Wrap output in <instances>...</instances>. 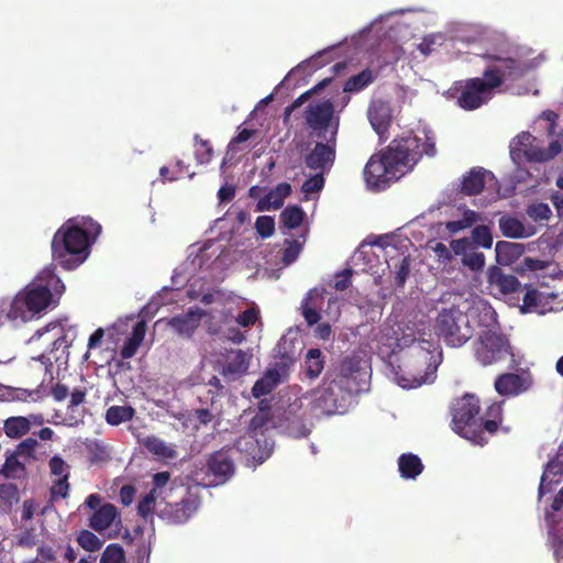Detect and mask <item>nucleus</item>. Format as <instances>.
I'll return each instance as SVG.
<instances>
[{
    "label": "nucleus",
    "instance_id": "9d476101",
    "mask_svg": "<svg viewBox=\"0 0 563 563\" xmlns=\"http://www.w3.org/2000/svg\"><path fill=\"white\" fill-rule=\"evenodd\" d=\"M306 128L318 139H327V132L333 130L339 121L334 117V104L331 100L312 102L307 106L303 112Z\"/></svg>",
    "mask_w": 563,
    "mask_h": 563
},
{
    "label": "nucleus",
    "instance_id": "a19ab883",
    "mask_svg": "<svg viewBox=\"0 0 563 563\" xmlns=\"http://www.w3.org/2000/svg\"><path fill=\"white\" fill-rule=\"evenodd\" d=\"M265 402V400L260 402V411L251 419L249 424V431L255 437L262 432L271 421L268 406Z\"/></svg>",
    "mask_w": 563,
    "mask_h": 563
},
{
    "label": "nucleus",
    "instance_id": "4be33fe9",
    "mask_svg": "<svg viewBox=\"0 0 563 563\" xmlns=\"http://www.w3.org/2000/svg\"><path fill=\"white\" fill-rule=\"evenodd\" d=\"M495 252L497 263L510 265L523 255L526 247L517 242L498 241L495 245Z\"/></svg>",
    "mask_w": 563,
    "mask_h": 563
},
{
    "label": "nucleus",
    "instance_id": "ea45409f",
    "mask_svg": "<svg viewBox=\"0 0 563 563\" xmlns=\"http://www.w3.org/2000/svg\"><path fill=\"white\" fill-rule=\"evenodd\" d=\"M481 220V216L474 210H465L459 220L448 221L445 228L450 233H457L464 229L471 228Z\"/></svg>",
    "mask_w": 563,
    "mask_h": 563
},
{
    "label": "nucleus",
    "instance_id": "f8f14e48",
    "mask_svg": "<svg viewBox=\"0 0 563 563\" xmlns=\"http://www.w3.org/2000/svg\"><path fill=\"white\" fill-rule=\"evenodd\" d=\"M367 378L368 372L362 358L358 356H346L341 361L339 371L332 379L343 385L354 396L364 389Z\"/></svg>",
    "mask_w": 563,
    "mask_h": 563
},
{
    "label": "nucleus",
    "instance_id": "338daca9",
    "mask_svg": "<svg viewBox=\"0 0 563 563\" xmlns=\"http://www.w3.org/2000/svg\"><path fill=\"white\" fill-rule=\"evenodd\" d=\"M301 309L302 316L309 325H313L319 322L321 314L314 307L309 305L308 300L302 302Z\"/></svg>",
    "mask_w": 563,
    "mask_h": 563
},
{
    "label": "nucleus",
    "instance_id": "2f4dec72",
    "mask_svg": "<svg viewBox=\"0 0 563 563\" xmlns=\"http://www.w3.org/2000/svg\"><path fill=\"white\" fill-rule=\"evenodd\" d=\"M325 360L320 349L308 350L305 356V373L310 379L320 376L324 368Z\"/></svg>",
    "mask_w": 563,
    "mask_h": 563
},
{
    "label": "nucleus",
    "instance_id": "79ce46f5",
    "mask_svg": "<svg viewBox=\"0 0 563 563\" xmlns=\"http://www.w3.org/2000/svg\"><path fill=\"white\" fill-rule=\"evenodd\" d=\"M76 541L80 548L88 552H97L103 545V541L87 529H82L78 532Z\"/></svg>",
    "mask_w": 563,
    "mask_h": 563
},
{
    "label": "nucleus",
    "instance_id": "7c9ffc66",
    "mask_svg": "<svg viewBox=\"0 0 563 563\" xmlns=\"http://www.w3.org/2000/svg\"><path fill=\"white\" fill-rule=\"evenodd\" d=\"M240 453H244L249 459L262 463L264 457L260 455L258 440L253 434L240 437L231 448Z\"/></svg>",
    "mask_w": 563,
    "mask_h": 563
},
{
    "label": "nucleus",
    "instance_id": "2eb2a0df",
    "mask_svg": "<svg viewBox=\"0 0 563 563\" xmlns=\"http://www.w3.org/2000/svg\"><path fill=\"white\" fill-rule=\"evenodd\" d=\"M199 501L197 497L187 493L180 501L167 504L162 511V518L173 525H181L197 511Z\"/></svg>",
    "mask_w": 563,
    "mask_h": 563
},
{
    "label": "nucleus",
    "instance_id": "aec40b11",
    "mask_svg": "<svg viewBox=\"0 0 563 563\" xmlns=\"http://www.w3.org/2000/svg\"><path fill=\"white\" fill-rule=\"evenodd\" d=\"M291 194V186L288 183H280L262 199L258 200L256 210L265 211L269 209H280L284 205L285 198Z\"/></svg>",
    "mask_w": 563,
    "mask_h": 563
},
{
    "label": "nucleus",
    "instance_id": "bb28decb",
    "mask_svg": "<svg viewBox=\"0 0 563 563\" xmlns=\"http://www.w3.org/2000/svg\"><path fill=\"white\" fill-rule=\"evenodd\" d=\"M398 468L402 478L415 479L423 471L420 457L412 453H404L398 459Z\"/></svg>",
    "mask_w": 563,
    "mask_h": 563
},
{
    "label": "nucleus",
    "instance_id": "39448f33",
    "mask_svg": "<svg viewBox=\"0 0 563 563\" xmlns=\"http://www.w3.org/2000/svg\"><path fill=\"white\" fill-rule=\"evenodd\" d=\"M478 397L466 394L456 399L452 408V429L474 444L484 445L487 438L482 434V416Z\"/></svg>",
    "mask_w": 563,
    "mask_h": 563
},
{
    "label": "nucleus",
    "instance_id": "0eeeda50",
    "mask_svg": "<svg viewBox=\"0 0 563 563\" xmlns=\"http://www.w3.org/2000/svg\"><path fill=\"white\" fill-rule=\"evenodd\" d=\"M483 59L486 65L482 78L494 91L508 80H518L526 73L525 65L519 59L510 56L486 54Z\"/></svg>",
    "mask_w": 563,
    "mask_h": 563
},
{
    "label": "nucleus",
    "instance_id": "49530a36",
    "mask_svg": "<svg viewBox=\"0 0 563 563\" xmlns=\"http://www.w3.org/2000/svg\"><path fill=\"white\" fill-rule=\"evenodd\" d=\"M125 560V553L120 544L111 543L103 550L100 563H123Z\"/></svg>",
    "mask_w": 563,
    "mask_h": 563
},
{
    "label": "nucleus",
    "instance_id": "603ef678",
    "mask_svg": "<svg viewBox=\"0 0 563 563\" xmlns=\"http://www.w3.org/2000/svg\"><path fill=\"white\" fill-rule=\"evenodd\" d=\"M255 229L261 238L267 239L275 232L274 218L269 216H260L255 221Z\"/></svg>",
    "mask_w": 563,
    "mask_h": 563
},
{
    "label": "nucleus",
    "instance_id": "4468645a",
    "mask_svg": "<svg viewBox=\"0 0 563 563\" xmlns=\"http://www.w3.org/2000/svg\"><path fill=\"white\" fill-rule=\"evenodd\" d=\"M231 452L232 449L225 446L208 456L206 462L207 476H212L207 483L208 486L222 485L234 475L235 466Z\"/></svg>",
    "mask_w": 563,
    "mask_h": 563
},
{
    "label": "nucleus",
    "instance_id": "a878e982",
    "mask_svg": "<svg viewBox=\"0 0 563 563\" xmlns=\"http://www.w3.org/2000/svg\"><path fill=\"white\" fill-rule=\"evenodd\" d=\"M280 383V374L277 369H268L255 382L252 387L254 398H261L271 394Z\"/></svg>",
    "mask_w": 563,
    "mask_h": 563
},
{
    "label": "nucleus",
    "instance_id": "20e7f679",
    "mask_svg": "<svg viewBox=\"0 0 563 563\" xmlns=\"http://www.w3.org/2000/svg\"><path fill=\"white\" fill-rule=\"evenodd\" d=\"M474 357L483 366L507 363L515 368L518 362L508 336L501 332L486 329L478 333L473 344Z\"/></svg>",
    "mask_w": 563,
    "mask_h": 563
},
{
    "label": "nucleus",
    "instance_id": "3c124183",
    "mask_svg": "<svg viewBox=\"0 0 563 563\" xmlns=\"http://www.w3.org/2000/svg\"><path fill=\"white\" fill-rule=\"evenodd\" d=\"M395 284L404 287L410 275V257L402 256L398 264H395Z\"/></svg>",
    "mask_w": 563,
    "mask_h": 563
},
{
    "label": "nucleus",
    "instance_id": "c9c22d12",
    "mask_svg": "<svg viewBox=\"0 0 563 563\" xmlns=\"http://www.w3.org/2000/svg\"><path fill=\"white\" fill-rule=\"evenodd\" d=\"M3 430L8 438L19 439L29 433V422L23 416L9 417L3 422Z\"/></svg>",
    "mask_w": 563,
    "mask_h": 563
},
{
    "label": "nucleus",
    "instance_id": "e433bc0d",
    "mask_svg": "<svg viewBox=\"0 0 563 563\" xmlns=\"http://www.w3.org/2000/svg\"><path fill=\"white\" fill-rule=\"evenodd\" d=\"M332 81V78H324L321 80L318 85H316L313 88L307 90L306 92L301 93L298 98H296L288 107L285 108L284 114H283V121L286 124L290 118V114L298 108H300L305 102L308 101V99L319 90L327 87Z\"/></svg>",
    "mask_w": 563,
    "mask_h": 563
},
{
    "label": "nucleus",
    "instance_id": "774afa93",
    "mask_svg": "<svg viewBox=\"0 0 563 563\" xmlns=\"http://www.w3.org/2000/svg\"><path fill=\"white\" fill-rule=\"evenodd\" d=\"M352 273L351 268H346L336 275L334 282L335 290L343 291L350 287Z\"/></svg>",
    "mask_w": 563,
    "mask_h": 563
},
{
    "label": "nucleus",
    "instance_id": "5fc2aeb1",
    "mask_svg": "<svg viewBox=\"0 0 563 563\" xmlns=\"http://www.w3.org/2000/svg\"><path fill=\"white\" fill-rule=\"evenodd\" d=\"M14 308L12 300H0V325L3 324L4 320H21V312H18Z\"/></svg>",
    "mask_w": 563,
    "mask_h": 563
},
{
    "label": "nucleus",
    "instance_id": "0e129e2a",
    "mask_svg": "<svg viewBox=\"0 0 563 563\" xmlns=\"http://www.w3.org/2000/svg\"><path fill=\"white\" fill-rule=\"evenodd\" d=\"M69 474H65L64 477L58 478L51 487V496L55 498L57 496L66 498L69 492L68 483Z\"/></svg>",
    "mask_w": 563,
    "mask_h": 563
},
{
    "label": "nucleus",
    "instance_id": "c85d7f7f",
    "mask_svg": "<svg viewBox=\"0 0 563 563\" xmlns=\"http://www.w3.org/2000/svg\"><path fill=\"white\" fill-rule=\"evenodd\" d=\"M368 119L373 129L379 134H384L390 124V110L384 103L373 106L368 110Z\"/></svg>",
    "mask_w": 563,
    "mask_h": 563
},
{
    "label": "nucleus",
    "instance_id": "4c0bfd02",
    "mask_svg": "<svg viewBox=\"0 0 563 563\" xmlns=\"http://www.w3.org/2000/svg\"><path fill=\"white\" fill-rule=\"evenodd\" d=\"M374 80V73L371 69L366 68L358 73L357 75L350 77L345 81L343 90L345 92H358L365 89L367 86H369Z\"/></svg>",
    "mask_w": 563,
    "mask_h": 563
},
{
    "label": "nucleus",
    "instance_id": "4d7b16f0",
    "mask_svg": "<svg viewBox=\"0 0 563 563\" xmlns=\"http://www.w3.org/2000/svg\"><path fill=\"white\" fill-rule=\"evenodd\" d=\"M462 262L473 272L483 269L485 265V255L481 252L467 253L463 256Z\"/></svg>",
    "mask_w": 563,
    "mask_h": 563
},
{
    "label": "nucleus",
    "instance_id": "a211bd4d",
    "mask_svg": "<svg viewBox=\"0 0 563 563\" xmlns=\"http://www.w3.org/2000/svg\"><path fill=\"white\" fill-rule=\"evenodd\" d=\"M488 180H495V176L492 172L483 167H474L463 176L461 192L465 196L478 195Z\"/></svg>",
    "mask_w": 563,
    "mask_h": 563
},
{
    "label": "nucleus",
    "instance_id": "1a4fd4ad",
    "mask_svg": "<svg viewBox=\"0 0 563 563\" xmlns=\"http://www.w3.org/2000/svg\"><path fill=\"white\" fill-rule=\"evenodd\" d=\"M455 90L459 93L457 104L463 110L473 111L488 103L495 91L482 77H472L455 82Z\"/></svg>",
    "mask_w": 563,
    "mask_h": 563
},
{
    "label": "nucleus",
    "instance_id": "c03bdc74",
    "mask_svg": "<svg viewBox=\"0 0 563 563\" xmlns=\"http://www.w3.org/2000/svg\"><path fill=\"white\" fill-rule=\"evenodd\" d=\"M87 448L91 463L107 462L111 459L110 450L102 441H93Z\"/></svg>",
    "mask_w": 563,
    "mask_h": 563
},
{
    "label": "nucleus",
    "instance_id": "f03ea898",
    "mask_svg": "<svg viewBox=\"0 0 563 563\" xmlns=\"http://www.w3.org/2000/svg\"><path fill=\"white\" fill-rule=\"evenodd\" d=\"M101 232V225L91 218L74 219L64 223L52 240L53 260L64 269L77 268L89 255V246Z\"/></svg>",
    "mask_w": 563,
    "mask_h": 563
},
{
    "label": "nucleus",
    "instance_id": "412c9836",
    "mask_svg": "<svg viewBox=\"0 0 563 563\" xmlns=\"http://www.w3.org/2000/svg\"><path fill=\"white\" fill-rule=\"evenodd\" d=\"M498 227L503 235L509 239L529 238L534 234L531 227L526 228L519 219L511 216H503L498 220Z\"/></svg>",
    "mask_w": 563,
    "mask_h": 563
},
{
    "label": "nucleus",
    "instance_id": "6e6552de",
    "mask_svg": "<svg viewBox=\"0 0 563 563\" xmlns=\"http://www.w3.org/2000/svg\"><path fill=\"white\" fill-rule=\"evenodd\" d=\"M435 330L453 347L462 346L472 336L467 316L456 307L443 309L438 314Z\"/></svg>",
    "mask_w": 563,
    "mask_h": 563
},
{
    "label": "nucleus",
    "instance_id": "052dcab7",
    "mask_svg": "<svg viewBox=\"0 0 563 563\" xmlns=\"http://www.w3.org/2000/svg\"><path fill=\"white\" fill-rule=\"evenodd\" d=\"M528 216L532 218L533 220H549L552 216V211L550 207L547 203L539 202L536 205H532L527 210Z\"/></svg>",
    "mask_w": 563,
    "mask_h": 563
},
{
    "label": "nucleus",
    "instance_id": "9b49d317",
    "mask_svg": "<svg viewBox=\"0 0 563 563\" xmlns=\"http://www.w3.org/2000/svg\"><path fill=\"white\" fill-rule=\"evenodd\" d=\"M82 508L93 510L88 519V527L96 532L106 531L117 520L119 523L121 522L118 508L111 503H102V497L99 494L88 495L78 510L81 511Z\"/></svg>",
    "mask_w": 563,
    "mask_h": 563
},
{
    "label": "nucleus",
    "instance_id": "09e8293b",
    "mask_svg": "<svg viewBox=\"0 0 563 563\" xmlns=\"http://www.w3.org/2000/svg\"><path fill=\"white\" fill-rule=\"evenodd\" d=\"M69 346H70V342L67 341L66 335L60 334L59 336H57L54 340L49 354H53V357L56 362H58L63 358L65 361H67L68 356H69V351H68Z\"/></svg>",
    "mask_w": 563,
    "mask_h": 563
},
{
    "label": "nucleus",
    "instance_id": "393cba45",
    "mask_svg": "<svg viewBox=\"0 0 563 563\" xmlns=\"http://www.w3.org/2000/svg\"><path fill=\"white\" fill-rule=\"evenodd\" d=\"M13 451L5 452V462L0 470V474L9 479H20L26 475L25 462L20 460Z\"/></svg>",
    "mask_w": 563,
    "mask_h": 563
},
{
    "label": "nucleus",
    "instance_id": "7ed1b4c3",
    "mask_svg": "<svg viewBox=\"0 0 563 563\" xmlns=\"http://www.w3.org/2000/svg\"><path fill=\"white\" fill-rule=\"evenodd\" d=\"M64 288L54 268H44L37 276V283L30 285L24 292L18 294L12 300L14 309L21 312V321L29 320L32 313L41 312L49 305L52 289L58 292Z\"/></svg>",
    "mask_w": 563,
    "mask_h": 563
},
{
    "label": "nucleus",
    "instance_id": "a18cd8bd",
    "mask_svg": "<svg viewBox=\"0 0 563 563\" xmlns=\"http://www.w3.org/2000/svg\"><path fill=\"white\" fill-rule=\"evenodd\" d=\"M196 151L195 155L199 164H209L213 156V148L209 141L202 140L198 134L195 135Z\"/></svg>",
    "mask_w": 563,
    "mask_h": 563
},
{
    "label": "nucleus",
    "instance_id": "e2e57ef3",
    "mask_svg": "<svg viewBox=\"0 0 563 563\" xmlns=\"http://www.w3.org/2000/svg\"><path fill=\"white\" fill-rule=\"evenodd\" d=\"M258 310L254 307H251V308H247L246 310H244L243 312H241L235 321L239 325L243 327V328H247V327H251L253 324H255V322L257 321L258 319Z\"/></svg>",
    "mask_w": 563,
    "mask_h": 563
},
{
    "label": "nucleus",
    "instance_id": "423d86ee",
    "mask_svg": "<svg viewBox=\"0 0 563 563\" xmlns=\"http://www.w3.org/2000/svg\"><path fill=\"white\" fill-rule=\"evenodd\" d=\"M353 396L334 379L327 378L311 393V410L316 416L343 415L351 406Z\"/></svg>",
    "mask_w": 563,
    "mask_h": 563
},
{
    "label": "nucleus",
    "instance_id": "f3484780",
    "mask_svg": "<svg viewBox=\"0 0 563 563\" xmlns=\"http://www.w3.org/2000/svg\"><path fill=\"white\" fill-rule=\"evenodd\" d=\"M205 311L199 307H191L187 312L169 319L168 325L178 334L191 336L199 327Z\"/></svg>",
    "mask_w": 563,
    "mask_h": 563
},
{
    "label": "nucleus",
    "instance_id": "bf43d9fd",
    "mask_svg": "<svg viewBox=\"0 0 563 563\" xmlns=\"http://www.w3.org/2000/svg\"><path fill=\"white\" fill-rule=\"evenodd\" d=\"M154 506H155V496L154 490L146 494L137 505V514L146 519L148 516L153 515L154 512Z\"/></svg>",
    "mask_w": 563,
    "mask_h": 563
},
{
    "label": "nucleus",
    "instance_id": "de8ad7c7",
    "mask_svg": "<svg viewBox=\"0 0 563 563\" xmlns=\"http://www.w3.org/2000/svg\"><path fill=\"white\" fill-rule=\"evenodd\" d=\"M542 295L537 289H528L522 298L523 312L538 311L542 307Z\"/></svg>",
    "mask_w": 563,
    "mask_h": 563
},
{
    "label": "nucleus",
    "instance_id": "6ab92c4d",
    "mask_svg": "<svg viewBox=\"0 0 563 563\" xmlns=\"http://www.w3.org/2000/svg\"><path fill=\"white\" fill-rule=\"evenodd\" d=\"M487 282L489 286L497 289L501 295L516 292L520 287L519 279L512 274H506L499 266L488 268Z\"/></svg>",
    "mask_w": 563,
    "mask_h": 563
},
{
    "label": "nucleus",
    "instance_id": "dca6fc26",
    "mask_svg": "<svg viewBox=\"0 0 563 563\" xmlns=\"http://www.w3.org/2000/svg\"><path fill=\"white\" fill-rule=\"evenodd\" d=\"M532 135L529 132L518 134L510 144V157L519 164L523 158L528 162H543L548 159L544 151L529 147L531 144Z\"/></svg>",
    "mask_w": 563,
    "mask_h": 563
},
{
    "label": "nucleus",
    "instance_id": "72a5a7b5",
    "mask_svg": "<svg viewBox=\"0 0 563 563\" xmlns=\"http://www.w3.org/2000/svg\"><path fill=\"white\" fill-rule=\"evenodd\" d=\"M41 444L35 437H29L22 440L13 450L15 455H19L25 463H32L40 460L37 455Z\"/></svg>",
    "mask_w": 563,
    "mask_h": 563
},
{
    "label": "nucleus",
    "instance_id": "680f3d73",
    "mask_svg": "<svg viewBox=\"0 0 563 563\" xmlns=\"http://www.w3.org/2000/svg\"><path fill=\"white\" fill-rule=\"evenodd\" d=\"M0 499L7 504L19 500V489L15 484H0Z\"/></svg>",
    "mask_w": 563,
    "mask_h": 563
},
{
    "label": "nucleus",
    "instance_id": "473e14b6",
    "mask_svg": "<svg viewBox=\"0 0 563 563\" xmlns=\"http://www.w3.org/2000/svg\"><path fill=\"white\" fill-rule=\"evenodd\" d=\"M285 430L289 437L296 439L308 437L311 432L305 419L301 416L292 415L290 410L286 412Z\"/></svg>",
    "mask_w": 563,
    "mask_h": 563
},
{
    "label": "nucleus",
    "instance_id": "f704fd0d",
    "mask_svg": "<svg viewBox=\"0 0 563 563\" xmlns=\"http://www.w3.org/2000/svg\"><path fill=\"white\" fill-rule=\"evenodd\" d=\"M135 416V409L132 406H111L107 409L104 419L110 426H119L131 421Z\"/></svg>",
    "mask_w": 563,
    "mask_h": 563
},
{
    "label": "nucleus",
    "instance_id": "c756f323",
    "mask_svg": "<svg viewBox=\"0 0 563 563\" xmlns=\"http://www.w3.org/2000/svg\"><path fill=\"white\" fill-rule=\"evenodd\" d=\"M495 389L500 395H518L522 390V378L518 374L506 373L495 380Z\"/></svg>",
    "mask_w": 563,
    "mask_h": 563
},
{
    "label": "nucleus",
    "instance_id": "f257e3e1",
    "mask_svg": "<svg viewBox=\"0 0 563 563\" xmlns=\"http://www.w3.org/2000/svg\"><path fill=\"white\" fill-rule=\"evenodd\" d=\"M437 153L434 137L409 133L394 139L379 153L373 154L366 163L363 175L366 185L375 190L386 189L391 181L399 179L422 158Z\"/></svg>",
    "mask_w": 563,
    "mask_h": 563
},
{
    "label": "nucleus",
    "instance_id": "58836bf2",
    "mask_svg": "<svg viewBox=\"0 0 563 563\" xmlns=\"http://www.w3.org/2000/svg\"><path fill=\"white\" fill-rule=\"evenodd\" d=\"M305 212L299 206H288L279 214L280 222L287 229H297L301 225Z\"/></svg>",
    "mask_w": 563,
    "mask_h": 563
},
{
    "label": "nucleus",
    "instance_id": "cd10ccee",
    "mask_svg": "<svg viewBox=\"0 0 563 563\" xmlns=\"http://www.w3.org/2000/svg\"><path fill=\"white\" fill-rule=\"evenodd\" d=\"M503 421V401L492 404L482 417V434H495Z\"/></svg>",
    "mask_w": 563,
    "mask_h": 563
},
{
    "label": "nucleus",
    "instance_id": "864d4df0",
    "mask_svg": "<svg viewBox=\"0 0 563 563\" xmlns=\"http://www.w3.org/2000/svg\"><path fill=\"white\" fill-rule=\"evenodd\" d=\"M53 367V363L51 361L49 356H45L42 354L37 358H33V363L29 365V368L31 372H38L42 375V379L38 386H41L44 380L47 373H51V369Z\"/></svg>",
    "mask_w": 563,
    "mask_h": 563
},
{
    "label": "nucleus",
    "instance_id": "37998d69",
    "mask_svg": "<svg viewBox=\"0 0 563 563\" xmlns=\"http://www.w3.org/2000/svg\"><path fill=\"white\" fill-rule=\"evenodd\" d=\"M393 367V373L395 375V379L397 380L398 385L402 388H415L421 386L426 382V376L423 375H405L401 374V367L398 365L395 367L390 363Z\"/></svg>",
    "mask_w": 563,
    "mask_h": 563
},
{
    "label": "nucleus",
    "instance_id": "13d9d810",
    "mask_svg": "<svg viewBox=\"0 0 563 563\" xmlns=\"http://www.w3.org/2000/svg\"><path fill=\"white\" fill-rule=\"evenodd\" d=\"M324 186V177L323 173L319 172L318 174L308 178L301 187V190L309 195L320 191Z\"/></svg>",
    "mask_w": 563,
    "mask_h": 563
},
{
    "label": "nucleus",
    "instance_id": "b1692460",
    "mask_svg": "<svg viewBox=\"0 0 563 563\" xmlns=\"http://www.w3.org/2000/svg\"><path fill=\"white\" fill-rule=\"evenodd\" d=\"M146 332V323L144 321H139L132 329L131 335L126 339L123 346L121 347L120 355L122 358L128 360L133 357L141 343L145 338Z\"/></svg>",
    "mask_w": 563,
    "mask_h": 563
},
{
    "label": "nucleus",
    "instance_id": "ddd939ff",
    "mask_svg": "<svg viewBox=\"0 0 563 563\" xmlns=\"http://www.w3.org/2000/svg\"><path fill=\"white\" fill-rule=\"evenodd\" d=\"M339 121L336 120L331 135L327 142H317L314 147L305 156V165L312 170L324 173L329 170L335 161L336 155V135Z\"/></svg>",
    "mask_w": 563,
    "mask_h": 563
},
{
    "label": "nucleus",
    "instance_id": "8fccbe9b",
    "mask_svg": "<svg viewBox=\"0 0 563 563\" xmlns=\"http://www.w3.org/2000/svg\"><path fill=\"white\" fill-rule=\"evenodd\" d=\"M472 239L477 245L484 249H490L493 245V235L487 225L475 227L472 231Z\"/></svg>",
    "mask_w": 563,
    "mask_h": 563
},
{
    "label": "nucleus",
    "instance_id": "6e6d98bb",
    "mask_svg": "<svg viewBox=\"0 0 563 563\" xmlns=\"http://www.w3.org/2000/svg\"><path fill=\"white\" fill-rule=\"evenodd\" d=\"M146 449L153 454L161 455L164 457H172L173 450L167 446L162 440L152 438L148 439L145 443Z\"/></svg>",
    "mask_w": 563,
    "mask_h": 563
},
{
    "label": "nucleus",
    "instance_id": "5701e85b",
    "mask_svg": "<svg viewBox=\"0 0 563 563\" xmlns=\"http://www.w3.org/2000/svg\"><path fill=\"white\" fill-rule=\"evenodd\" d=\"M252 355L242 350L231 351L223 366V375H243L247 372Z\"/></svg>",
    "mask_w": 563,
    "mask_h": 563
},
{
    "label": "nucleus",
    "instance_id": "69168bd1",
    "mask_svg": "<svg viewBox=\"0 0 563 563\" xmlns=\"http://www.w3.org/2000/svg\"><path fill=\"white\" fill-rule=\"evenodd\" d=\"M49 471L52 475L64 477L65 474H69L68 465L58 455L53 456L48 462Z\"/></svg>",
    "mask_w": 563,
    "mask_h": 563
}]
</instances>
